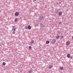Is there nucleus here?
<instances>
[{
  "label": "nucleus",
  "instance_id": "nucleus-8",
  "mask_svg": "<svg viewBox=\"0 0 73 73\" xmlns=\"http://www.w3.org/2000/svg\"><path fill=\"white\" fill-rule=\"evenodd\" d=\"M59 16H61L62 15V12L60 11L59 13Z\"/></svg>",
  "mask_w": 73,
  "mask_h": 73
},
{
  "label": "nucleus",
  "instance_id": "nucleus-13",
  "mask_svg": "<svg viewBox=\"0 0 73 73\" xmlns=\"http://www.w3.org/2000/svg\"><path fill=\"white\" fill-rule=\"evenodd\" d=\"M3 65H6V63L4 62H3Z\"/></svg>",
  "mask_w": 73,
  "mask_h": 73
},
{
  "label": "nucleus",
  "instance_id": "nucleus-2",
  "mask_svg": "<svg viewBox=\"0 0 73 73\" xmlns=\"http://www.w3.org/2000/svg\"><path fill=\"white\" fill-rule=\"evenodd\" d=\"M56 40L54 39L52 41V44H54L56 42Z\"/></svg>",
  "mask_w": 73,
  "mask_h": 73
},
{
  "label": "nucleus",
  "instance_id": "nucleus-14",
  "mask_svg": "<svg viewBox=\"0 0 73 73\" xmlns=\"http://www.w3.org/2000/svg\"><path fill=\"white\" fill-rule=\"evenodd\" d=\"M17 20H18L17 19V18L15 19V22H17Z\"/></svg>",
  "mask_w": 73,
  "mask_h": 73
},
{
  "label": "nucleus",
  "instance_id": "nucleus-16",
  "mask_svg": "<svg viewBox=\"0 0 73 73\" xmlns=\"http://www.w3.org/2000/svg\"><path fill=\"white\" fill-rule=\"evenodd\" d=\"M60 70H62V69H63V67H60Z\"/></svg>",
  "mask_w": 73,
  "mask_h": 73
},
{
  "label": "nucleus",
  "instance_id": "nucleus-7",
  "mask_svg": "<svg viewBox=\"0 0 73 73\" xmlns=\"http://www.w3.org/2000/svg\"><path fill=\"white\" fill-rule=\"evenodd\" d=\"M29 29H31V26L30 25H29L28 27Z\"/></svg>",
  "mask_w": 73,
  "mask_h": 73
},
{
  "label": "nucleus",
  "instance_id": "nucleus-5",
  "mask_svg": "<svg viewBox=\"0 0 73 73\" xmlns=\"http://www.w3.org/2000/svg\"><path fill=\"white\" fill-rule=\"evenodd\" d=\"M40 20H44V17L42 16H40Z\"/></svg>",
  "mask_w": 73,
  "mask_h": 73
},
{
  "label": "nucleus",
  "instance_id": "nucleus-3",
  "mask_svg": "<svg viewBox=\"0 0 73 73\" xmlns=\"http://www.w3.org/2000/svg\"><path fill=\"white\" fill-rule=\"evenodd\" d=\"M19 12H16L15 14V15L16 16H19Z\"/></svg>",
  "mask_w": 73,
  "mask_h": 73
},
{
  "label": "nucleus",
  "instance_id": "nucleus-15",
  "mask_svg": "<svg viewBox=\"0 0 73 73\" xmlns=\"http://www.w3.org/2000/svg\"><path fill=\"white\" fill-rule=\"evenodd\" d=\"M59 37V35H57L56 36V38L57 39H58V38Z\"/></svg>",
  "mask_w": 73,
  "mask_h": 73
},
{
  "label": "nucleus",
  "instance_id": "nucleus-19",
  "mask_svg": "<svg viewBox=\"0 0 73 73\" xmlns=\"http://www.w3.org/2000/svg\"><path fill=\"white\" fill-rule=\"evenodd\" d=\"M61 38H62H62H64V36H61Z\"/></svg>",
  "mask_w": 73,
  "mask_h": 73
},
{
  "label": "nucleus",
  "instance_id": "nucleus-17",
  "mask_svg": "<svg viewBox=\"0 0 73 73\" xmlns=\"http://www.w3.org/2000/svg\"><path fill=\"white\" fill-rule=\"evenodd\" d=\"M13 34H15V31H13Z\"/></svg>",
  "mask_w": 73,
  "mask_h": 73
},
{
  "label": "nucleus",
  "instance_id": "nucleus-6",
  "mask_svg": "<svg viewBox=\"0 0 73 73\" xmlns=\"http://www.w3.org/2000/svg\"><path fill=\"white\" fill-rule=\"evenodd\" d=\"M70 44V42L69 41H67L66 43V45H69Z\"/></svg>",
  "mask_w": 73,
  "mask_h": 73
},
{
  "label": "nucleus",
  "instance_id": "nucleus-9",
  "mask_svg": "<svg viewBox=\"0 0 73 73\" xmlns=\"http://www.w3.org/2000/svg\"><path fill=\"white\" fill-rule=\"evenodd\" d=\"M33 43H34V40H32L31 41V44H33Z\"/></svg>",
  "mask_w": 73,
  "mask_h": 73
},
{
  "label": "nucleus",
  "instance_id": "nucleus-10",
  "mask_svg": "<svg viewBox=\"0 0 73 73\" xmlns=\"http://www.w3.org/2000/svg\"><path fill=\"white\" fill-rule=\"evenodd\" d=\"M70 57V54H67V57H68V58H69Z\"/></svg>",
  "mask_w": 73,
  "mask_h": 73
},
{
  "label": "nucleus",
  "instance_id": "nucleus-18",
  "mask_svg": "<svg viewBox=\"0 0 73 73\" xmlns=\"http://www.w3.org/2000/svg\"><path fill=\"white\" fill-rule=\"evenodd\" d=\"M29 49H32V47H31V46H29Z\"/></svg>",
  "mask_w": 73,
  "mask_h": 73
},
{
  "label": "nucleus",
  "instance_id": "nucleus-1",
  "mask_svg": "<svg viewBox=\"0 0 73 73\" xmlns=\"http://www.w3.org/2000/svg\"><path fill=\"white\" fill-rule=\"evenodd\" d=\"M16 28L15 26H13V28L12 29V30L13 31H16Z\"/></svg>",
  "mask_w": 73,
  "mask_h": 73
},
{
  "label": "nucleus",
  "instance_id": "nucleus-12",
  "mask_svg": "<svg viewBox=\"0 0 73 73\" xmlns=\"http://www.w3.org/2000/svg\"><path fill=\"white\" fill-rule=\"evenodd\" d=\"M49 43V41H46V44H48Z\"/></svg>",
  "mask_w": 73,
  "mask_h": 73
},
{
  "label": "nucleus",
  "instance_id": "nucleus-22",
  "mask_svg": "<svg viewBox=\"0 0 73 73\" xmlns=\"http://www.w3.org/2000/svg\"><path fill=\"white\" fill-rule=\"evenodd\" d=\"M35 0V1H36V0Z\"/></svg>",
  "mask_w": 73,
  "mask_h": 73
},
{
  "label": "nucleus",
  "instance_id": "nucleus-20",
  "mask_svg": "<svg viewBox=\"0 0 73 73\" xmlns=\"http://www.w3.org/2000/svg\"><path fill=\"white\" fill-rule=\"evenodd\" d=\"M73 58V57L72 56H71L70 58V59H72Z\"/></svg>",
  "mask_w": 73,
  "mask_h": 73
},
{
  "label": "nucleus",
  "instance_id": "nucleus-4",
  "mask_svg": "<svg viewBox=\"0 0 73 73\" xmlns=\"http://www.w3.org/2000/svg\"><path fill=\"white\" fill-rule=\"evenodd\" d=\"M52 67H53V66H52V65H49L48 66V69H51V68H52Z\"/></svg>",
  "mask_w": 73,
  "mask_h": 73
},
{
  "label": "nucleus",
  "instance_id": "nucleus-21",
  "mask_svg": "<svg viewBox=\"0 0 73 73\" xmlns=\"http://www.w3.org/2000/svg\"><path fill=\"white\" fill-rule=\"evenodd\" d=\"M59 24H61V23H60Z\"/></svg>",
  "mask_w": 73,
  "mask_h": 73
},
{
  "label": "nucleus",
  "instance_id": "nucleus-11",
  "mask_svg": "<svg viewBox=\"0 0 73 73\" xmlns=\"http://www.w3.org/2000/svg\"><path fill=\"white\" fill-rule=\"evenodd\" d=\"M29 73H32V70H30L29 71Z\"/></svg>",
  "mask_w": 73,
  "mask_h": 73
}]
</instances>
